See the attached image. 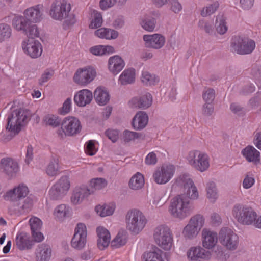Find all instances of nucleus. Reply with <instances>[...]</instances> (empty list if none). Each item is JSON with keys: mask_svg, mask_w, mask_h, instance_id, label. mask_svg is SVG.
Returning a JSON list of instances; mask_svg holds the SVG:
<instances>
[{"mask_svg": "<svg viewBox=\"0 0 261 261\" xmlns=\"http://www.w3.org/2000/svg\"><path fill=\"white\" fill-rule=\"evenodd\" d=\"M126 228L134 234H137L144 228L147 220L140 211L133 209L128 211L125 216Z\"/></svg>", "mask_w": 261, "mask_h": 261, "instance_id": "obj_3", "label": "nucleus"}, {"mask_svg": "<svg viewBox=\"0 0 261 261\" xmlns=\"http://www.w3.org/2000/svg\"><path fill=\"white\" fill-rule=\"evenodd\" d=\"M96 75L95 70L91 67L79 68L74 75L73 80L79 85L86 86L94 79Z\"/></svg>", "mask_w": 261, "mask_h": 261, "instance_id": "obj_11", "label": "nucleus"}, {"mask_svg": "<svg viewBox=\"0 0 261 261\" xmlns=\"http://www.w3.org/2000/svg\"><path fill=\"white\" fill-rule=\"evenodd\" d=\"M22 46L24 51L32 58L39 57L42 52L41 45L37 40H28L27 42L22 43Z\"/></svg>", "mask_w": 261, "mask_h": 261, "instance_id": "obj_17", "label": "nucleus"}, {"mask_svg": "<svg viewBox=\"0 0 261 261\" xmlns=\"http://www.w3.org/2000/svg\"><path fill=\"white\" fill-rule=\"evenodd\" d=\"M202 98L205 103H213L215 98V90L205 88L202 93Z\"/></svg>", "mask_w": 261, "mask_h": 261, "instance_id": "obj_52", "label": "nucleus"}, {"mask_svg": "<svg viewBox=\"0 0 261 261\" xmlns=\"http://www.w3.org/2000/svg\"><path fill=\"white\" fill-rule=\"evenodd\" d=\"M175 168L173 165L163 166L160 170L156 171L153 175L155 182L158 184L168 182L173 176Z\"/></svg>", "mask_w": 261, "mask_h": 261, "instance_id": "obj_16", "label": "nucleus"}, {"mask_svg": "<svg viewBox=\"0 0 261 261\" xmlns=\"http://www.w3.org/2000/svg\"><path fill=\"white\" fill-rule=\"evenodd\" d=\"M94 143H95V141L89 140L85 144V152L87 154H88L90 156H92V155H94L97 151V150L95 148Z\"/></svg>", "mask_w": 261, "mask_h": 261, "instance_id": "obj_59", "label": "nucleus"}, {"mask_svg": "<svg viewBox=\"0 0 261 261\" xmlns=\"http://www.w3.org/2000/svg\"><path fill=\"white\" fill-rule=\"evenodd\" d=\"M219 3L216 1L212 4H210L206 7H204L201 11V15L202 17H206L213 14L219 8Z\"/></svg>", "mask_w": 261, "mask_h": 261, "instance_id": "obj_50", "label": "nucleus"}, {"mask_svg": "<svg viewBox=\"0 0 261 261\" xmlns=\"http://www.w3.org/2000/svg\"><path fill=\"white\" fill-rule=\"evenodd\" d=\"M184 188L187 190L186 194L179 195L173 198L169 208L171 215L180 219H183L190 215L193 207L190 199H196L199 196L197 188L191 179L186 180Z\"/></svg>", "mask_w": 261, "mask_h": 261, "instance_id": "obj_1", "label": "nucleus"}, {"mask_svg": "<svg viewBox=\"0 0 261 261\" xmlns=\"http://www.w3.org/2000/svg\"><path fill=\"white\" fill-rule=\"evenodd\" d=\"M187 255L191 261H207L212 256L210 251L206 250L200 246L191 247L187 251Z\"/></svg>", "mask_w": 261, "mask_h": 261, "instance_id": "obj_13", "label": "nucleus"}, {"mask_svg": "<svg viewBox=\"0 0 261 261\" xmlns=\"http://www.w3.org/2000/svg\"><path fill=\"white\" fill-rule=\"evenodd\" d=\"M204 222L203 216L197 214L191 217L188 224L184 227L182 235L186 239L192 240L197 236Z\"/></svg>", "mask_w": 261, "mask_h": 261, "instance_id": "obj_8", "label": "nucleus"}, {"mask_svg": "<svg viewBox=\"0 0 261 261\" xmlns=\"http://www.w3.org/2000/svg\"><path fill=\"white\" fill-rule=\"evenodd\" d=\"M49 197L53 200H58L62 198L65 194L59 190L58 185H54L49 191Z\"/></svg>", "mask_w": 261, "mask_h": 261, "instance_id": "obj_56", "label": "nucleus"}, {"mask_svg": "<svg viewBox=\"0 0 261 261\" xmlns=\"http://www.w3.org/2000/svg\"><path fill=\"white\" fill-rule=\"evenodd\" d=\"M60 191H63V193L66 194L67 192L70 188L69 178L67 176H64L61 177L59 181L55 185H58Z\"/></svg>", "mask_w": 261, "mask_h": 261, "instance_id": "obj_47", "label": "nucleus"}, {"mask_svg": "<svg viewBox=\"0 0 261 261\" xmlns=\"http://www.w3.org/2000/svg\"><path fill=\"white\" fill-rule=\"evenodd\" d=\"M30 22L28 21L26 17L23 16H16L12 21V25L18 31H26V29Z\"/></svg>", "mask_w": 261, "mask_h": 261, "instance_id": "obj_36", "label": "nucleus"}, {"mask_svg": "<svg viewBox=\"0 0 261 261\" xmlns=\"http://www.w3.org/2000/svg\"><path fill=\"white\" fill-rule=\"evenodd\" d=\"M114 48L111 46L96 45L90 48V51L94 55L102 56L113 53Z\"/></svg>", "mask_w": 261, "mask_h": 261, "instance_id": "obj_38", "label": "nucleus"}, {"mask_svg": "<svg viewBox=\"0 0 261 261\" xmlns=\"http://www.w3.org/2000/svg\"><path fill=\"white\" fill-rule=\"evenodd\" d=\"M16 244L19 250H24L31 249L34 243L28 233L21 232L18 233L16 236Z\"/></svg>", "mask_w": 261, "mask_h": 261, "instance_id": "obj_25", "label": "nucleus"}, {"mask_svg": "<svg viewBox=\"0 0 261 261\" xmlns=\"http://www.w3.org/2000/svg\"><path fill=\"white\" fill-rule=\"evenodd\" d=\"M144 137L141 133L132 132L128 130H124L123 133V138L125 142L134 141L135 139L142 138L144 139Z\"/></svg>", "mask_w": 261, "mask_h": 261, "instance_id": "obj_46", "label": "nucleus"}, {"mask_svg": "<svg viewBox=\"0 0 261 261\" xmlns=\"http://www.w3.org/2000/svg\"><path fill=\"white\" fill-rule=\"evenodd\" d=\"M93 97L92 92L88 89H83L74 95V100L79 107H84L91 102Z\"/></svg>", "mask_w": 261, "mask_h": 261, "instance_id": "obj_22", "label": "nucleus"}, {"mask_svg": "<svg viewBox=\"0 0 261 261\" xmlns=\"http://www.w3.org/2000/svg\"><path fill=\"white\" fill-rule=\"evenodd\" d=\"M29 117L30 113L27 110L26 112L22 109L13 111L8 117L6 129L18 134L23 123H27Z\"/></svg>", "mask_w": 261, "mask_h": 261, "instance_id": "obj_4", "label": "nucleus"}, {"mask_svg": "<svg viewBox=\"0 0 261 261\" xmlns=\"http://www.w3.org/2000/svg\"><path fill=\"white\" fill-rule=\"evenodd\" d=\"M69 213V207H67L65 204H61L58 206L54 211L55 216L59 219H62L65 218Z\"/></svg>", "mask_w": 261, "mask_h": 261, "instance_id": "obj_53", "label": "nucleus"}, {"mask_svg": "<svg viewBox=\"0 0 261 261\" xmlns=\"http://www.w3.org/2000/svg\"><path fill=\"white\" fill-rule=\"evenodd\" d=\"M43 121L46 125L53 127H57L60 125H62V120L59 117L52 115L48 114L44 116Z\"/></svg>", "mask_w": 261, "mask_h": 261, "instance_id": "obj_42", "label": "nucleus"}, {"mask_svg": "<svg viewBox=\"0 0 261 261\" xmlns=\"http://www.w3.org/2000/svg\"><path fill=\"white\" fill-rule=\"evenodd\" d=\"M152 102V96L148 93L141 96L133 97L129 101V105L132 108L146 109L151 105Z\"/></svg>", "mask_w": 261, "mask_h": 261, "instance_id": "obj_19", "label": "nucleus"}, {"mask_svg": "<svg viewBox=\"0 0 261 261\" xmlns=\"http://www.w3.org/2000/svg\"><path fill=\"white\" fill-rule=\"evenodd\" d=\"M12 34L10 26L6 23L0 24V43L9 39Z\"/></svg>", "mask_w": 261, "mask_h": 261, "instance_id": "obj_44", "label": "nucleus"}, {"mask_svg": "<svg viewBox=\"0 0 261 261\" xmlns=\"http://www.w3.org/2000/svg\"><path fill=\"white\" fill-rule=\"evenodd\" d=\"M95 35L107 39H116L118 36L117 31L107 28H100L95 31Z\"/></svg>", "mask_w": 261, "mask_h": 261, "instance_id": "obj_33", "label": "nucleus"}, {"mask_svg": "<svg viewBox=\"0 0 261 261\" xmlns=\"http://www.w3.org/2000/svg\"><path fill=\"white\" fill-rule=\"evenodd\" d=\"M202 239L203 247L206 249H211L214 247L217 243V233L204 229L202 231Z\"/></svg>", "mask_w": 261, "mask_h": 261, "instance_id": "obj_23", "label": "nucleus"}, {"mask_svg": "<svg viewBox=\"0 0 261 261\" xmlns=\"http://www.w3.org/2000/svg\"><path fill=\"white\" fill-rule=\"evenodd\" d=\"M214 111V108L213 103H205L202 106V114L204 116L212 115Z\"/></svg>", "mask_w": 261, "mask_h": 261, "instance_id": "obj_60", "label": "nucleus"}, {"mask_svg": "<svg viewBox=\"0 0 261 261\" xmlns=\"http://www.w3.org/2000/svg\"><path fill=\"white\" fill-rule=\"evenodd\" d=\"M93 193V191L86 186L76 187L71 197V202L76 205L81 203L84 198Z\"/></svg>", "mask_w": 261, "mask_h": 261, "instance_id": "obj_21", "label": "nucleus"}, {"mask_svg": "<svg viewBox=\"0 0 261 261\" xmlns=\"http://www.w3.org/2000/svg\"><path fill=\"white\" fill-rule=\"evenodd\" d=\"M70 11V5L67 3L66 0H56L54 1L50 7L49 15L50 17L57 20H62L66 19V22L68 24H73L75 21L68 18L69 13Z\"/></svg>", "mask_w": 261, "mask_h": 261, "instance_id": "obj_5", "label": "nucleus"}, {"mask_svg": "<svg viewBox=\"0 0 261 261\" xmlns=\"http://www.w3.org/2000/svg\"><path fill=\"white\" fill-rule=\"evenodd\" d=\"M0 170L9 178L16 176L19 171L18 163L11 158H4L0 162Z\"/></svg>", "mask_w": 261, "mask_h": 261, "instance_id": "obj_14", "label": "nucleus"}, {"mask_svg": "<svg viewBox=\"0 0 261 261\" xmlns=\"http://www.w3.org/2000/svg\"><path fill=\"white\" fill-rule=\"evenodd\" d=\"M29 193L28 187L23 184L19 185L17 187L6 193L5 199L12 201H17L21 199L26 198Z\"/></svg>", "mask_w": 261, "mask_h": 261, "instance_id": "obj_18", "label": "nucleus"}, {"mask_svg": "<svg viewBox=\"0 0 261 261\" xmlns=\"http://www.w3.org/2000/svg\"><path fill=\"white\" fill-rule=\"evenodd\" d=\"M31 232L35 233V231H40L42 226V222L38 218L32 217L29 220Z\"/></svg>", "mask_w": 261, "mask_h": 261, "instance_id": "obj_57", "label": "nucleus"}, {"mask_svg": "<svg viewBox=\"0 0 261 261\" xmlns=\"http://www.w3.org/2000/svg\"><path fill=\"white\" fill-rule=\"evenodd\" d=\"M115 208L113 205L104 204L103 205H97L95 207L96 212L100 217H106L112 215L114 212Z\"/></svg>", "mask_w": 261, "mask_h": 261, "instance_id": "obj_40", "label": "nucleus"}, {"mask_svg": "<svg viewBox=\"0 0 261 261\" xmlns=\"http://www.w3.org/2000/svg\"><path fill=\"white\" fill-rule=\"evenodd\" d=\"M153 236L159 246L166 250L171 249L173 238L171 231L167 226L161 225L156 227L154 229Z\"/></svg>", "mask_w": 261, "mask_h": 261, "instance_id": "obj_7", "label": "nucleus"}, {"mask_svg": "<svg viewBox=\"0 0 261 261\" xmlns=\"http://www.w3.org/2000/svg\"><path fill=\"white\" fill-rule=\"evenodd\" d=\"M207 197L214 201L217 198V191L215 183L210 182L206 186Z\"/></svg>", "mask_w": 261, "mask_h": 261, "instance_id": "obj_54", "label": "nucleus"}, {"mask_svg": "<svg viewBox=\"0 0 261 261\" xmlns=\"http://www.w3.org/2000/svg\"><path fill=\"white\" fill-rule=\"evenodd\" d=\"M62 126L65 131V136H68L79 133L82 128L79 120L72 117L65 118L62 120Z\"/></svg>", "mask_w": 261, "mask_h": 261, "instance_id": "obj_15", "label": "nucleus"}, {"mask_svg": "<svg viewBox=\"0 0 261 261\" xmlns=\"http://www.w3.org/2000/svg\"><path fill=\"white\" fill-rule=\"evenodd\" d=\"M232 214L240 223L247 225L253 224L256 227L261 228V217L257 218L256 213L251 207L236 204Z\"/></svg>", "mask_w": 261, "mask_h": 261, "instance_id": "obj_2", "label": "nucleus"}, {"mask_svg": "<svg viewBox=\"0 0 261 261\" xmlns=\"http://www.w3.org/2000/svg\"><path fill=\"white\" fill-rule=\"evenodd\" d=\"M109 69L114 74L122 70L125 65L123 60L119 56H114L109 60Z\"/></svg>", "mask_w": 261, "mask_h": 261, "instance_id": "obj_27", "label": "nucleus"}, {"mask_svg": "<svg viewBox=\"0 0 261 261\" xmlns=\"http://www.w3.org/2000/svg\"><path fill=\"white\" fill-rule=\"evenodd\" d=\"M168 4L170 5L171 10L175 13H178L181 11L182 7L177 0H170Z\"/></svg>", "mask_w": 261, "mask_h": 261, "instance_id": "obj_63", "label": "nucleus"}, {"mask_svg": "<svg viewBox=\"0 0 261 261\" xmlns=\"http://www.w3.org/2000/svg\"><path fill=\"white\" fill-rule=\"evenodd\" d=\"M33 206V200L31 197H27L18 200L16 210L18 215H21L30 212Z\"/></svg>", "mask_w": 261, "mask_h": 261, "instance_id": "obj_28", "label": "nucleus"}, {"mask_svg": "<svg viewBox=\"0 0 261 261\" xmlns=\"http://www.w3.org/2000/svg\"><path fill=\"white\" fill-rule=\"evenodd\" d=\"M187 160L193 167L200 172L205 171L210 166L207 155L199 150L190 151L187 156Z\"/></svg>", "mask_w": 261, "mask_h": 261, "instance_id": "obj_9", "label": "nucleus"}, {"mask_svg": "<svg viewBox=\"0 0 261 261\" xmlns=\"http://www.w3.org/2000/svg\"><path fill=\"white\" fill-rule=\"evenodd\" d=\"M219 239L222 244L229 250H235L239 243V237L230 228L224 227L219 233Z\"/></svg>", "mask_w": 261, "mask_h": 261, "instance_id": "obj_10", "label": "nucleus"}, {"mask_svg": "<svg viewBox=\"0 0 261 261\" xmlns=\"http://www.w3.org/2000/svg\"><path fill=\"white\" fill-rule=\"evenodd\" d=\"M126 243V239L123 235L118 233L111 243V246L113 248H119Z\"/></svg>", "mask_w": 261, "mask_h": 261, "instance_id": "obj_55", "label": "nucleus"}, {"mask_svg": "<svg viewBox=\"0 0 261 261\" xmlns=\"http://www.w3.org/2000/svg\"><path fill=\"white\" fill-rule=\"evenodd\" d=\"M135 79V70L133 68L125 70L121 74L119 81L122 85L133 83Z\"/></svg>", "mask_w": 261, "mask_h": 261, "instance_id": "obj_34", "label": "nucleus"}, {"mask_svg": "<svg viewBox=\"0 0 261 261\" xmlns=\"http://www.w3.org/2000/svg\"><path fill=\"white\" fill-rule=\"evenodd\" d=\"M161 253V250L157 248L153 251L145 252L143 257L144 261H164Z\"/></svg>", "mask_w": 261, "mask_h": 261, "instance_id": "obj_39", "label": "nucleus"}, {"mask_svg": "<svg viewBox=\"0 0 261 261\" xmlns=\"http://www.w3.org/2000/svg\"><path fill=\"white\" fill-rule=\"evenodd\" d=\"M225 18L223 15H218L216 19L215 27L217 32L223 35L227 31V27L226 25Z\"/></svg>", "mask_w": 261, "mask_h": 261, "instance_id": "obj_41", "label": "nucleus"}, {"mask_svg": "<svg viewBox=\"0 0 261 261\" xmlns=\"http://www.w3.org/2000/svg\"><path fill=\"white\" fill-rule=\"evenodd\" d=\"M231 50L240 55L251 54L255 49V42L247 37L235 36L230 45Z\"/></svg>", "mask_w": 261, "mask_h": 261, "instance_id": "obj_6", "label": "nucleus"}, {"mask_svg": "<svg viewBox=\"0 0 261 261\" xmlns=\"http://www.w3.org/2000/svg\"><path fill=\"white\" fill-rule=\"evenodd\" d=\"M107 185V180L102 178H97L92 179L90 181V188H88L94 192V190H100L104 188Z\"/></svg>", "mask_w": 261, "mask_h": 261, "instance_id": "obj_45", "label": "nucleus"}, {"mask_svg": "<svg viewBox=\"0 0 261 261\" xmlns=\"http://www.w3.org/2000/svg\"><path fill=\"white\" fill-rule=\"evenodd\" d=\"M198 27L210 35L212 34L214 32L213 24L207 21L203 20H199Z\"/></svg>", "mask_w": 261, "mask_h": 261, "instance_id": "obj_58", "label": "nucleus"}, {"mask_svg": "<svg viewBox=\"0 0 261 261\" xmlns=\"http://www.w3.org/2000/svg\"><path fill=\"white\" fill-rule=\"evenodd\" d=\"M58 161L56 159H53L49 163L47 168V174L51 176H56L58 173Z\"/></svg>", "mask_w": 261, "mask_h": 261, "instance_id": "obj_51", "label": "nucleus"}, {"mask_svg": "<svg viewBox=\"0 0 261 261\" xmlns=\"http://www.w3.org/2000/svg\"><path fill=\"white\" fill-rule=\"evenodd\" d=\"M51 252V248L48 244L39 245L36 252L37 261H49Z\"/></svg>", "mask_w": 261, "mask_h": 261, "instance_id": "obj_29", "label": "nucleus"}, {"mask_svg": "<svg viewBox=\"0 0 261 261\" xmlns=\"http://www.w3.org/2000/svg\"><path fill=\"white\" fill-rule=\"evenodd\" d=\"M28 37V40H33L35 37H38L39 35V31L37 25L34 24L30 23L24 32Z\"/></svg>", "mask_w": 261, "mask_h": 261, "instance_id": "obj_49", "label": "nucleus"}, {"mask_svg": "<svg viewBox=\"0 0 261 261\" xmlns=\"http://www.w3.org/2000/svg\"><path fill=\"white\" fill-rule=\"evenodd\" d=\"M148 121V117L145 112L139 111L133 119L132 124L136 130L143 129Z\"/></svg>", "mask_w": 261, "mask_h": 261, "instance_id": "obj_26", "label": "nucleus"}, {"mask_svg": "<svg viewBox=\"0 0 261 261\" xmlns=\"http://www.w3.org/2000/svg\"><path fill=\"white\" fill-rule=\"evenodd\" d=\"M241 153L249 162L256 163L259 162L260 153L252 146H246L242 150Z\"/></svg>", "mask_w": 261, "mask_h": 261, "instance_id": "obj_30", "label": "nucleus"}, {"mask_svg": "<svg viewBox=\"0 0 261 261\" xmlns=\"http://www.w3.org/2000/svg\"><path fill=\"white\" fill-rule=\"evenodd\" d=\"M92 15L93 19L89 25V28L91 29H96L100 27L102 23V18L101 14L94 10Z\"/></svg>", "mask_w": 261, "mask_h": 261, "instance_id": "obj_48", "label": "nucleus"}, {"mask_svg": "<svg viewBox=\"0 0 261 261\" xmlns=\"http://www.w3.org/2000/svg\"><path fill=\"white\" fill-rule=\"evenodd\" d=\"M97 233V247L101 250L108 246L110 242V233L103 227H98L96 229Z\"/></svg>", "mask_w": 261, "mask_h": 261, "instance_id": "obj_24", "label": "nucleus"}, {"mask_svg": "<svg viewBox=\"0 0 261 261\" xmlns=\"http://www.w3.org/2000/svg\"><path fill=\"white\" fill-rule=\"evenodd\" d=\"M157 157L153 152H150L145 159V163L148 165H155L157 162Z\"/></svg>", "mask_w": 261, "mask_h": 261, "instance_id": "obj_62", "label": "nucleus"}, {"mask_svg": "<svg viewBox=\"0 0 261 261\" xmlns=\"http://www.w3.org/2000/svg\"><path fill=\"white\" fill-rule=\"evenodd\" d=\"M116 3V0H100L99 5L101 9L106 10L113 6Z\"/></svg>", "mask_w": 261, "mask_h": 261, "instance_id": "obj_64", "label": "nucleus"}, {"mask_svg": "<svg viewBox=\"0 0 261 261\" xmlns=\"http://www.w3.org/2000/svg\"><path fill=\"white\" fill-rule=\"evenodd\" d=\"M71 98L69 97L64 102L60 110L61 114H66L69 113L71 109Z\"/></svg>", "mask_w": 261, "mask_h": 261, "instance_id": "obj_61", "label": "nucleus"}, {"mask_svg": "<svg viewBox=\"0 0 261 261\" xmlns=\"http://www.w3.org/2000/svg\"><path fill=\"white\" fill-rule=\"evenodd\" d=\"M143 40L145 42V46L147 47L156 49L162 48L165 42V37L159 34H154L152 35H145L143 36Z\"/></svg>", "mask_w": 261, "mask_h": 261, "instance_id": "obj_20", "label": "nucleus"}, {"mask_svg": "<svg viewBox=\"0 0 261 261\" xmlns=\"http://www.w3.org/2000/svg\"><path fill=\"white\" fill-rule=\"evenodd\" d=\"M87 228L82 223H79L75 227L74 234L71 241V246L75 249L81 250L87 242Z\"/></svg>", "mask_w": 261, "mask_h": 261, "instance_id": "obj_12", "label": "nucleus"}, {"mask_svg": "<svg viewBox=\"0 0 261 261\" xmlns=\"http://www.w3.org/2000/svg\"><path fill=\"white\" fill-rule=\"evenodd\" d=\"M24 16L30 23H36L42 19V13L39 6L27 9L24 13Z\"/></svg>", "mask_w": 261, "mask_h": 261, "instance_id": "obj_31", "label": "nucleus"}, {"mask_svg": "<svg viewBox=\"0 0 261 261\" xmlns=\"http://www.w3.org/2000/svg\"><path fill=\"white\" fill-rule=\"evenodd\" d=\"M156 20L154 18L145 15L141 18L140 24L146 31H153L155 27Z\"/></svg>", "mask_w": 261, "mask_h": 261, "instance_id": "obj_37", "label": "nucleus"}, {"mask_svg": "<svg viewBox=\"0 0 261 261\" xmlns=\"http://www.w3.org/2000/svg\"><path fill=\"white\" fill-rule=\"evenodd\" d=\"M144 184V177L140 173H137L130 179L129 186L133 190H137L141 189Z\"/></svg>", "mask_w": 261, "mask_h": 261, "instance_id": "obj_35", "label": "nucleus"}, {"mask_svg": "<svg viewBox=\"0 0 261 261\" xmlns=\"http://www.w3.org/2000/svg\"><path fill=\"white\" fill-rule=\"evenodd\" d=\"M94 97L96 102L100 106L106 105L110 100L109 93L101 87H97L94 92Z\"/></svg>", "mask_w": 261, "mask_h": 261, "instance_id": "obj_32", "label": "nucleus"}, {"mask_svg": "<svg viewBox=\"0 0 261 261\" xmlns=\"http://www.w3.org/2000/svg\"><path fill=\"white\" fill-rule=\"evenodd\" d=\"M142 82L147 86L154 85L159 81V79L155 75H152L149 72H143L141 77Z\"/></svg>", "mask_w": 261, "mask_h": 261, "instance_id": "obj_43", "label": "nucleus"}]
</instances>
